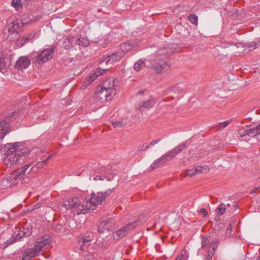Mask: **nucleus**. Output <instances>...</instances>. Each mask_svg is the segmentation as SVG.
Listing matches in <instances>:
<instances>
[{
    "instance_id": "1",
    "label": "nucleus",
    "mask_w": 260,
    "mask_h": 260,
    "mask_svg": "<svg viewBox=\"0 0 260 260\" xmlns=\"http://www.w3.org/2000/svg\"><path fill=\"white\" fill-rule=\"evenodd\" d=\"M21 146V142L9 143L5 145L4 152L5 154L9 155L7 159L11 165L22 164L25 162V156L29 153V151L27 148L21 149L15 155H12V153L16 152L17 150Z\"/></svg>"
},
{
    "instance_id": "2",
    "label": "nucleus",
    "mask_w": 260,
    "mask_h": 260,
    "mask_svg": "<svg viewBox=\"0 0 260 260\" xmlns=\"http://www.w3.org/2000/svg\"><path fill=\"white\" fill-rule=\"evenodd\" d=\"M105 187H109L105 191H99L97 193H92L90 197L87 198L88 203L93 210L96 206L104 202L106 199L114 191L116 185L112 182L111 179H107L106 182H104Z\"/></svg>"
},
{
    "instance_id": "3",
    "label": "nucleus",
    "mask_w": 260,
    "mask_h": 260,
    "mask_svg": "<svg viewBox=\"0 0 260 260\" xmlns=\"http://www.w3.org/2000/svg\"><path fill=\"white\" fill-rule=\"evenodd\" d=\"M201 240V249H203L207 253L205 255V260H211L212 257L214 254L215 249L217 247L219 241L218 239H215L211 241L209 237L203 236Z\"/></svg>"
},
{
    "instance_id": "4",
    "label": "nucleus",
    "mask_w": 260,
    "mask_h": 260,
    "mask_svg": "<svg viewBox=\"0 0 260 260\" xmlns=\"http://www.w3.org/2000/svg\"><path fill=\"white\" fill-rule=\"evenodd\" d=\"M55 49V46H51L49 48L39 51L31 58L32 63L35 64H42L47 62L53 56Z\"/></svg>"
},
{
    "instance_id": "5",
    "label": "nucleus",
    "mask_w": 260,
    "mask_h": 260,
    "mask_svg": "<svg viewBox=\"0 0 260 260\" xmlns=\"http://www.w3.org/2000/svg\"><path fill=\"white\" fill-rule=\"evenodd\" d=\"M260 136V124L255 127L240 128L238 132V136L241 138V141H249L251 138L259 139Z\"/></svg>"
},
{
    "instance_id": "6",
    "label": "nucleus",
    "mask_w": 260,
    "mask_h": 260,
    "mask_svg": "<svg viewBox=\"0 0 260 260\" xmlns=\"http://www.w3.org/2000/svg\"><path fill=\"white\" fill-rule=\"evenodd\" d=\"M18 116V113L14 111L5 117L4 120L0 121V142L11 131L9 122L15 120Z\"/></svg>"
},
{
    "instance_id": "7",
    "label": "nucleus",
    "mask_w": 260,
    "mask_h": 260,
    "mask_svg": "<svg viewBox=\"0 0 260 260\" xmlns=\"http://www.w3.org/2000/svg\"><path fill=\"white\" fill-rule=\"evenodd\" d=\"M139 221V220H135L133 222H131L125 226L121 228L119 230L114 232L113 233V237L116 240H118L120 239L125 237L127 235L128 232L131 231L132 229L135 228L137 223Z\"/></svg>"
},
{
    "instance_id": "8",
    "label": "nucleus",
    "mask_w": 260,
    "mask_h": 260,
    "mask_svg": "<svg viewBox=\"0 0 260 260\" xmlns=\"http://www.w3.org/2000/svg\"><path fill=\"white\" fill-rule=\"evenodd\" d=\"M93 237V233L90 231L87 232L84 235L80 236L78 238L79 249L82 251L86 250L90 245Z\"/></svg>"
},
{
    "instance_id": "9",
    "label": "nucleus",
    "mask_w": 260,
    "mask_h": 260,
    "mask_svg": "<svg viewBox=\"0 0 260 260\" xmlns=\"http://www.w3.org/2000/svg\"><path fill=\"white\" fill-rule=\"evenodd\" d=\"M116 90L112 89L111 92L101 86L98 87L95 93V98L101 100L102 102L110 101L116 94Z\"/></svg>"
},
{
    "instance_id": "10",
    "label": "nucleus",
    "mask_w": 260,
    "mask_h": 260,
    "mask_svg": "<svg viewBox=\"0 0 260 260\" xmlns=\"http://www.w3.org/2000/svg\"><path fill=\"white\" fill-rule=\"evenodd\" d=\"M186 148V143H183L175 147L173 150L169 151L161 156V159L164 160L165 162L169 161L175 157L179 153L182 152Z\"/></svg>"
},
{
    "instance_id": "11",
    "label": "nucleus",
    "mask_w": 260,
    "mask_h": 260,
    "mask_svg": "<svg viewBox=\"0 0 260 260\" xmlns=\"http://www.w3.org/2000/svg\"><path fill=\"white\" fill-rule=\"evenodd\" d=\"M174 46V45L169 44L167 46L159 49L156 52V56L155 57L161 58L165 60L168 56L177 51L176 47H173Z\"/></svg>"
},
{
    "instance_id": "12",
    "label": "nucleus",
    "mask_w": 260,
    "mask_h": 260,
    "mask_svg": "<svg viewBox=\"0 0 260 260\" xmlns=\"http://www.w3.org/2000/svg\"><path fill=\"white\" fill-rule=\"evenodd\" d=\"M77 201V203L74 206L73 209L75 210L78 214H85L90 210H93L92 208H90L91 206L87 200L84 204L82 203L80 200L78 198Z\"/></svg>"
},
{
    "instance_id": "13",
    "label": "nucleus",
    "mask_w": 260,
    "mask_h": 260,
    "mask_svg": "<svg viewBox=\"0 0 260 260\" xmlns=\"http://www.w3.org/2000/svg\"><path fill=\"white\" fill-rule=\"evenodd\" d=\"M168 66L167 61L163 58L155 57L152 61V68L157 73H160L162 70L166 69Z\"/></svg>"
},
{
    "instance_id": "14",
    "label": "nucleus",
    "mask_w": 260,
    "mask_h": 260,
    "mask_svg": "<svg viewBox=\"0 0 260 260\" xmlns=\"http://www.w3.org/2000/svg\"><path fill=\"white\" fill-rule=\"evenodd\" d=\"M30 166V163L26 164L11 174L13 177L12 179L14 180V182H15L17 185L21 182L23 176L26 173L27 170L28 169Z\"/></svg>"
},
{
    "instance_id": "15",
    "label": "nucleus",
    "mask_w": 260,
    "mask_h": 260,
    "mask_svg": "<svg viewBox=\"0 0 260 260\" xmlns=\"http://www.w3.org/2000/svg\"><path fill=\"white\" fill-rule=\"evenodd\" d=\"M103 172H104V168L102 167L98 166L96 168L94 169L93 170V172L91 173V174L89 176V179L91 180L92 178L94 181L97 180H104L106 179V181H107V179H110L109 178H108L105 176H101L98 175V174H102ZM112 180V182L113 183V177L111 179Z\"/></svg>"
},
{
    "instance_id": "16",
    "label": "nucleus",
    "mask_w": 260,
    "mask_h": 260,
    "mask_svg": "<svg viewBox=\"0 0 260 260\" xmlns=\"http://www.w3.org/2000/svg\"><path fill=\"white\" fill-rule=\"evenodd\" d=\"M124 56V54L121 52H117L109 55L106 59L100 62L102 64L106 62L107 64H114L119 61Z\"/></svg>"
},
{
    "instance_id": "17",
    "label": "nucleus",
    "mask_w": 260,
    "mask_h": 260,
    "mask_svg": "<svg viewBox=\"0 0 260 260\" xmlns=\"http://www.w3.org/2000/svg\"><path fill=\"white\" fill-rule=\"evenodd\" d=\"M31 230H27V232H19L15 233L12 237L7 241L8 244H11L17 241L22 237L29 236L31 234Z\"/></svg>"
},
{
    "instance_id": "18",
    "label": "nucleus",
    "mask_w": 260,
    "mask_h": 260,
    "mask_svg": "<svg viewBox=\"0 0 260 260\" xmlns=\"http://www.w3.org/2000/svg\"><path fill=\"white\" fill-rule=\"evenodd\" d=\"M30 64V59L27 56H20L16 61L14 67L16 69L22 71L27 68Z\"/></svg>"
},
{
    "instance_id": "19",
    "label": "nucleus",
    "mask_w": 260,
    "mask_h": 260,
    "mask_svg": "<svg viewBox=\"0 0 260 260\" xmlns=\"http://www.w3.org/2000/svg\"><path fill=\"white\" fill-rule=\"evenodd\" d=\"M208 171V168L206 167L198 166L197 168H193L188 170L185 173V176L192 177L198 173H206Z\"/></svg>"
},
{
    "instance_id": "20",
    "label": "nucleus",
    "mask_w": 260,
    "mask_h": 260,
    "mask_svg": "<svg viewBox=\"0 0 260 260\" xmlns=\"http://www.w3.org/2000/svg\"><path fill=\"white\" fill-rule=\"evenodd\" d=\"M50 244V240L47 238L40 237L35 243V246L40 252L43 248Z\"/></svg>"
},
{
    "instance_id": "21",
    "label": "nucleus",
    "mask_w": 260,
    "mask_h": 260,
    "mask_svg": "<svg viewBox=\"0 0 260 260\" xmlns=\"http://www.w3.org/2000/svg\"><path fill=\"white\" fill-rule=\"evenodd\" d=\"M115 79L110 78L105 80L102 85L101 86L104 89L107 90L109 92H111L112 89L116 90L115 87L117 85L115 83Z\"/></svg>"
},
{
    "instance_id": "22",
    "label": "nucleus",
    "mask_w": 260,
    "mask_h": 260,
    "mask_svg": "<svg viewBox=\"0 0 260 260\" xmlns=\"http://www.w3.org/2000/svg\"><path fill=\"white\" fill-rule=\"evenodd\" d=\"M156 102V99L154 98H151L146 102H143L139 106V109L143 111L145 110H148L152 108Z\"/></svg>"
},
{
    "instance_id": "23",
    "label": "nucleus",
    "mask_w": 260,
    "mask_h": 260,
    "mask_svg": "<svg viewBox=\"0 0 260 260\" xmlns=\"http://www.w3.org/2000/svg\"><path fill=\"white\" fill-rule=\"evenodd\" d=\"M12 178L13 177L11 174L10 176L4 178L2 181V185L6 188L17 185L15 182H14V180L12 179Z\"/></svg>"
},
{
    "instance_id": "24",
    "label": "nucleus",
    "mask_w": 260,
    "mask_h": 260,
    "mask_svg": "<svg viewBox=\"0 0 260 260\" xmlns=\"http://www.w3.org/2000/svg\"><path fill=\"white\" fill-rule=\"evenodd\" d=\"M107 69H102L100 68L96 69L94 73L90 75L89 77L88 82L91 83L95 80L99 76L104 73Z\"/></svg>"
},
{
    "instance_id": "25",
    "label": "nucleus",
    "mask_w": 260,
    "mask_h": 260,
    "mask_svg": "<svg viewBox=\"0 0 260 260\" xmlns=\"http://www.w3.org/2000/svg\"><path fill=\"white\" fill-rule=\"evenodd\" d=\"M77 198L69 199L62 204V206L67 210L68 209H73L74 206L77 204Z\"/></svg>"
},
{
    "instance_id": "26",
    "label": "nucleus",
    "mask_w": 260,
    "mask_h": 260,
    "mask_svg": "<svg viewBox=\"0 0 260 260\" xmlns=\"http://www.w3.org/2000/svg\"><path fill=\"white\" fill-rule=\"evenodd\" d=\"M10 64L6 60V58L2 51H0V72H3V70H6Z\"/></svg>"
},
{
    "instance_id": "27",
    "label": "nucleus",
    "mask_w": 260,
    "mask_h": 260,
    "mask_svg": "<svg viewBox=\"0 0 260 260\" xmlns=\"http://www.w3.org/2000/svg\"><path fill=\"white\" fill-rule=\"evenodd\" d=\"M133 48V45L130 41H127L124 43H123L120 46V49L121 50L120 52H122L124 54V53L131 51Z\"/></svg>"
},
{
    "instance_id": "28",
    "label": "nucleus",
    "mask_w": 260,
    "mask_h": 260,
    "mask_svg": "<svg viewBox=\"0 0 260 260\" xmlns=\"http://www.w3.org/2000/svg\"><path fill=\"white\" fill-rule=\"evenodd\" d=\"M111 223H112V220L111 219L103 221L99 226V232L102 233L104 232L101 229V228H104L105 229L108 230H112V226L110 225Z\"/></svg>"
},
{
    "instance_id": "29",
    "label": "nucleus",
    "mask_w": 260,
    "mask_h": 260,
    "mask_svg": "<svg viewBox=\"0 0 260 260\" xmlns=\"http://www.w3.org/2000/svg\"><path fill=\"white\" fill-rule=\"evenodd\" d=\"M76 43L80 46L87 47L89 44V41L84 37H80L75 39Z\"/></svg>"
},
{
    "instance_id": "30",
    "label": "nucleus",
    "mask_w": 260,
    "mask_h": 260,
    "mask_svg": "<svg viewBox=\"0 0 260 260\" xmlns=\"http://www.w3.org/2000/svg\"><path fill=\"white\" fill-rule=\"evenodd\" d=\"M74 38L72 37H68L63 42V47L67 50H70L73 47Z\"/></svg>"
},
{
    "instance_id": "31",
    "label": "nucleus",
    "mask_w": 260,
    "mask_h": 260,
    "mask_svg": "<svg viewBox=\"0 0 260 260\" xmlns=\"http://www.w3.org/2000/svg\"><path fill=\"white\" fill-rule=\"evenodd\" d=\"M40 252L35 246L34 248L27 249L25 251V253L27 254L30 258L36 256Z\"/></svg>"
},
{
    "instance_id": "32",
    "label": "nucleus",
    "mask_w": 260,
    "mask_h": 260,
    "mask_svg": "<svg viewBox=\"0 0 260 260\" xmlns=\"http://www.w3.org/2000/svg\"><path fill=\"white\" fill-rule=\"evenodd\" d=\"M34 168L35 167L31 168L29 170H27L26 173L23 176L21 180V184H27L30 182V179L29 174Z\"/></svg>"
},
{
    "instance_id": "33",
    "label": "nucleus",
    "mask_w": 260,
    "mask_h": 260,
    "mask_svg": "<svg viewBox=\"0 0 260 260\" xmlns=\"http://www.w3.org/2000/svg\"><path fill=\"white\" fill-rule=\"evenodd\" d=\"M165 163L164 160L161 159L160 157L157 159L155 160L153 163L150 166L151 169L153 170L155 169L158 168L159 167L162 166Z\"/></svg>"
},
{
    "instance_id": "34",
    "label": "nucleus",
    "mask_w": 260,
    "mask_h": 260,
    "mask_svg": "<svg viewBox=\"0 0 260 260\" xmlns=\"http://www.w3.org/2000/svg\"><path fill=\"white\" fill-rule=\"evenodd\" d=\"M35 33H34V32H31L30 34H29L26 36H23L20 40V43L22 45H24L25 43L32 40L34 37H35Z\"/></svg>"
},
{
    "instance_id": "35",
    "label": "nucleus",
    "mask_w": 260,
    "mask_h": 260,
    "mask_svg": "<svg viewBox=\"0 0 260 260\" xmlns=\"http://www.w3.org/2000/svg\"><path fill=\"white\" fill-rule=\"evenodd\" d=\"M181 91V88H180L178 85L173 86L171 87H169L167 90L164 91V94L165 95L168 94L169 92H173L174 93H179Z\"/></svg>"
},
{
    "instance_id": "36",
    "label": "nucleus",
    "mask_w": 260,
    "mask_h": 260,
    "mask_svg": "<svg viewBox=\"0 0 260 260\" xmlns=\"http://www.w3.org/2000/svg\"><path fill=\"white\" fill-rule=\"evenodd\" d=\"M11 6L13 7L16 11H19L22 7V4L21 0H12Z\"/></svg>"
},
{
    "instance_id": "37",
    "label": "nucleus",
    "mask_w": 260,
    "mask_h": 260,
    "mask_svg": "<svg viewBox=\"0 0 260 260\" xmlns=\"http://www.w3.org/2000/svg\"><path fill=\"white\" fill-rule=\"evenodd\" d=\"M225 206H226L223 204L220 205L216 210L217 214L219 215H223L225 213L226 210Z\"/></svg>"
},
{
    "instance_id": "38",
    "label": "nucleus",
    "mask_w": 260,
    "mask_h": 260,
    "mask_svg": "<svg viewBox=\"0 0 260 260\" xmlns=\"http://www.w3.org/2000/svg\"><path fill=\"white\" fill-rule=\"evenodd\" d=\"M144 66V62L141 60H139L137 62H136L135 63L134 68L136 71H139Z\"/></svg>"
},
{
    "instance_id": "39",
    "label": "nucleus",
    "mask_w": 260,
    "mask_h": 260,
    "mask_svg": "<svg viewBox=\"0 0 260 260\" xmlns=\"http://www.w3.org/2000/svg\"><path fill=\"white\" fill-rule=\"evenodd\" d=\"M188 20L192 23L197 25L198 22V18L196 14H191L188 16Z\"/></svg>"
},
{
    "instance_id": "40",
    "label": "nucleus",
    "mask_w": 260,
    "mask_h": 260,
    "mask_svg": "<svg viewBox=\"0 0 260 260\" xmlns=\"http://www.w3.org/2000/svg\"><path fill=\"white\" fill-rule=\"evenodd\" d=\"M125 124L122 121L112 122V125L114 128H118L121 127Z\"/></svg>"
},
{
    "instance_id": "41",
    "label": "nucleus",
    "mask_w": 260,
    "mask_h": 260,
    "mask_svg": "<svg viewBox=\"0 0 260 260\" xmlns=\"http://www.w3.org/2000/svg\"><path fill=\"white\" fill-rule=\"evenodd\" d=\"M258 46H260V39L250 42L248 45L249 47H255Z\"/></svg>"
},
{
    "instance_id": "42",
    "label": "nucleus",
    "mask_w": 260,
    "mask_h": 260,
    "mask_svg": "<svg viewBox=\"0 0 260 260\" xmlns=\"http://www.w3.org/2000/svg\"><path fill=\"white\" fill-rule=\"evenodd\" d=\"M188 256L185 252L180 254L175 260H187Z\"/></svg>"
},
{
    "instance_id": "43",
    "label": "nucleus",
    "mask_w": 260,
    "mask_h": 260,
    "mask_svg": "<svg viewBox=\"0 0 260 260\" xmlns=\"http://www.w3.org/2000/svg\"><path fill=\"white\" fill-rule=\"evenodd\" d=\"M53 229L55 231L60 232L63 230V226L60 223H57L55 224Z\"/></svg>"
},
{
    "instance_id": "44",
    "label": "nucleus",
    "mask_w": 260,
    "mask_h": 260,
    "mask_svg": "<svg viewBox=\"0 0 260 260\" xmlns=\"http://www.w3.org/2000/svg\"><path fill=\"white\" fill-rule=\"evenodd\" d=\"M149 147V145H148L147 144H144L139 147L138 150L139 151H144V150L148 149Z\"/></svg>"
},
{
    "instance_id": "45",
    "label": "nucleus",
    "mask_w": 260,
    "mask_h": 260,
    "mask_svg": "<svg viewBox=\"0 0 260 260\" xmlns=\"http://www.w3.org/2000/svg\"><path fill=\"white\" fill-rule=\"evenodd\" d=\"M43 159L44 158H41V161H39L37 164L36 166H37V169H40V168H43L44 166V164L46 163L45 161H44Z\"/></svg>"
},
{
    "instance_id": "46",
    "label": "nucleus",
    "mask_w": 260,
    "mask_h": 260,
    "mask_svg": "<svg viewBox=\"0 0 260 260\" xmlns=\"http://www.w3.org/2000/svg\"><path fill=\"white\" fill-rule=\"evenodd\" d=\"M230 124V121H225L219 123L218 126L220 128H224L226 127Z\"/></svg>"
},
{
    "instance_id": "47",
    "label": "nucleus",
    "mask_w": 260,
    "mask_h": 260,
    "mask_svg": "<svg viewBox=\"0 0 260 260\" xmlns=\"http://www.w3.org/2000/svg\"><path fill=\"white\" fill-rule=\"evenodd\" d=\"M199 213L200 214H203V216L204 217H206L207 215H208V212L206 210V209L204 208H201L200 211H199Z\"/></svg>"
},
{
    "instance_id": "48",
    "label": "nucleus",
    "mask_w": 260,
    "mask_h": 260,
    "mask_svg": "<svg viewBox=\"0 0 260 260\" xmlns=\"http://www.w3.org/2000/svg\"><path fill=\"white\" fill-rule=\"evenodd\" d=\"M160 140H161L160 139H156L155 140L152 141L150 143V145H154L158 143V142H159L160 141Z\"/></svg>"
},
{
    "instance_id": "49",
    "label": "nucleus",
    "mask_w": 260,
    "mask_h": 260,
    "mask_svg": "<svg viewBox=\"0 0 260 260\" xmlns=\"http://www.w3.org/2000/svg\"><path fill=\"white\" fill-rule=\"evenodd\" d=\"M30 257L26 254V253H24L23 256L22 257V258L20 260H30Z\"/></svg>"
},
{
    "instance_id": "50",
    "label": "nucleus",
    "mask_w": 260,
    "mask_h": 260,
    "mask_svg": "<svg viewBox=\"0 0 260 260\" xmlns=\"http://www.w3.org/2000/svg\"><path fill=\"white\" fill-rule=\"evenodd\" d=\"M258 189V187L255 188L251 190L250 191V193H254L256 192V191Z\"/></svg>"
},
{
    "instance_id": "51",
    "label": "nucleus",
    "mask_w": 260,
    "mask_h": 260,
    "mask_svg": "<svg viewBox=\"0 0 260 260\" xmlns=\"http://www.w3.org/2000/svg\"><path fill=\"white\" fill-rule=\"evenodd\" d=\"M41 206V204L40 203H38L36 205H35V209L39 208Z\"/></svg>"
},
{
    "instance_id": "52",
    "label": "nucleus",
    "mask_w": 260,
    "mask_h": 260,
    "mask_svg": "<svg viewBox=\"0 0 260 260\" xmlns=\"http://www.w3.org/2000/svg\"><path fill=\"white\" fill-rule=\"evenodd\" d=\"M146 90L144 89V90H140L138 93H137V94H139V95H141V94H143L145 92Z\"/></svg>"
},
{
    "instance_id": "53",
    "label": "nucleus",
    "mask_w": 260,
    "mask_h": 260,
    "mask_svg": "<svg viewBox=\"0 0 260 260\" xmlns=\"http://www.w3.org/2000/svg\"><path fill=\"white\" fill-rule=\"evenodd\" d=\"M52 157L51 155H49L46 158L43 159L44 161H45L46 163L47 162L48 160Z\"/></svg>"
},
{
    "instance_id": "54",
    "label": "nucleus",
    "mask_w": 260,
    "mask_h": 260,
    "mask_svg": "<svg viewBox=\"0 0 260 260\" xmlns=\"http://www.w3.org/2000/svg\"><path fill=\"white\" fill-rule=\"evenodd\" d=\"M27 230H29L28 229L24 228L22 231H19V232H27Z\"/></svg>"
},
{
    "instance_id": "55",
    "label": "nucleus",
    "mask_w": 260,
    "mask_h": 260,
    "mask_svg": "<svg viewBox=\"0 0 260 260\" xmlns=\"http://www.w3.org/2000/svg\"><path fill=\"white\" fill-rule=\"evenodd\" d=\"M169 100L168 98H165L163 100L162 102H166Z\"/></svg>"
},
{
    "instance_id": "56",
    "label": "nucleus",
    "mask_w": 260,
    "mask_h": 260,
    "mask_svg": "<svg viewBox=\"0 0 260 260\" xmlns=\"http://www.w3.org/2000/svg\"><path fill=\"white\" fill-rule=\"evenodd\" d=\"M170 99H174V97L172 96L170 98Z\"/></svg>"
},
{
    "instance_id": "57",
    "label": "nucleus",
    "mask_w": 260,
    "mask_h": 260,
    "mask_svg": "<svg viewBox=\"0 0 260 260\" xmlns=\"http://www.w3.org/2000/svg\"><path fill=\"white\" fill-rule=\"evenodd\" d=\"M259 260H260V259H259Z\"/></svg>"
}]
</instances>
